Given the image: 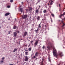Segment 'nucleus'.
<instances>
[{"mask_svg": "<svg viewBox=\"0 0 65 65\" xmlns=\"http://www.w3.org/2000/svg\"><path fill=\"white\" fill-rule=\"evenodd\" d=\"M28 8H29V10L30 11H31V10H32V8L31 7H29Z\"/></svg>", "mask_w": 65, "mask_h": 65, "instance_id": "13", "label": "nucleus"}, {"mask_svg": "<svg viewBox=\"0 0 65 65\" xmlns=\"http://www.w3.org/2000/svg\"><path fill=\"white\" fill-rule=\"evenodd\" d=\"M20 32L19 31H18L17 32L18 33H20Z\"/></svg>", "mask_w": 65, "mask_h": 65, "instance_id": "38", "label": "nucleus"}, {"mask_svg": "<svg viewBox=\"0 0 65 65\" xmlns=\"http://www.w3.org/2000/svg\"><path fill=\"white\" fill-rule=\"evenodd\" d=\"M36 57V56H34L33 58H35Z\"/></svg>", "mask_w": 65, "mask_h": 65, "instance_id": "34", "label": "nucleus"}, {"mask_svg": "<svg viewBox=\"0 0 65 65\" xmlns=\"http://www.w3.org/2000/svg\"><path fill=\"white\" fill-rule=\"evenodd\" d=\"M10 14V13H6L5 14V15L6 16H7Z\"/></svg>", "mask_w": 65, "mask_h": 65, "instance_id": "10", "label": "nucleus"}, {"mask_svg": "<svg viewBox=\"0 0 65 65\" xmlns=\"http://www.w3.org/2000/svg\"><path fill=\"white\" fill-rule=\"evenodd\" d=\"M62 15H65V12H64L62 14Z\"/></svg>", "mask_w": 65, "mask_h": 65, "instance_id": "33", "label": "nucleus"}, {"mask_svg": "<svg viewBox=\"0 0 65 65\" xmlns=\"http://www.w3.org/2000/svg\"><path fill=\"white\" fill-rule=\"evenodd\" d=\"M37 36H38V34H37L35 36L37 37Z\"/></svg>", "mask_w": 65, "mask_h": 65, "instance_id": "42", "label": "nucleus"}, {"mask_svg": "<svg viewBox=\"0 0 65 65\" xmlns=\"http://www.w3.org/2000/svg\"><path fill=\"white\" fill-rule=\"evenodd\" d=\"M27 32L26 31H25L24 32V35L23 36H26L27 35Z\"/></svg>", "mask_w": 65, "mask_h": 65, "instance_id": "7", "label": "nucleus"}, {"mask_svg": "<svg viewBox=\"0 0 65 65\" xmlns=\"http://www.w3.org/2000/svg\"><path fill=\"white\" fill-rule=\"evenodd\" d=\"M10 18L8 19V20H10Z\"/></svg>", "mask_w": 65, "mask_h": 65, "instance_id": "46", "label": "nucleus"}, {"mask_svg": "<svg viewBox=\"0 0 65 65\" xmlns=\"http://www.w3.org/2000/svg\"><path fill=\"white\" fill-rule=\"evenodd\" d=\"M43 61H42L41 62V65H44L43 64Z\"/></svg>", "mask_w": 65, "mask_h": 65, "instance_id": "19", "label": "nucleus"}, {"mask_svg": "<svg viewBox=\"0 0 65 65\" xmlns=\"http://www.w3.org/2000/svg\"><path fill=\"white\" fill-rule=\"evenodd\" d=\"M2 60H4V57H3L2 58Z\"/></svg>", "mask_w": 65, "mask_h": 65, "instance_id": "35", "label": "nucleus"}, {"mask_svg": "<svg viewBox=\"0 0 65 65\" xmlns=\"http://www.w3.org/2000/svg\"><path fill=\"white\" fill-rule=\"evenodd\" d=\"M51 15L53 17H54L55 16V15L54 14H53V13H51Z\"/></svg>", "mask_w": 65, "mask_h": 65, "instance_id": "21", "label": "nucleus"}, {"mask_svg": "<svg viewBox=\"0 0 65 65\" xmlns=\"http://www.w3.org/2000/svg\"><path fill=\"white\" fill-rule=\"evenodd\" d=\"M33 29H31V30L32 31V30H33Z\"/></svg>", "mask_w": 65, "mask_h": 65, "instance_id": "45", "label": "nucleus"}, {"mask_svg": "<svg viewBox=\"0 0 65 65\" xmlns=\"http://www.w3.org/2000/svg\"><path fill=\"white\" fill-rule=\"evenodd\" d=\"M31 48H29L28 49V50L29 51H31Z\"/></svg>", "mask_w": 65, "mask_h": 65, "instance_id": "26", "label": "nucleus"}, {"mask_svg": "<svg viewBox=\"0 0 65 65\" xmlns=\"http://www.w3.org/2000/svg\"><path fill=\"white\" fill-rule=\"evenodd\" d=\"M43 12L44 13L46 12V10H44Z\"/></svg>", "mask_w": 65, "mask_h": 65, "instance_id": "18", "label": "nucleus"}, {"mask_svg": "<svg viewBox=\"0 0 65 65\" xmlns=\"http://www.w3.org/2000/svg\"><path fill=\"white\" fill-rule=\"evenodd\" d=\"M44 58L43 57L42 59V61H44Z\"/></svg>", "mask_w": 65, "mask_h": 65, "instance_id": "31", "label": "nucleus"}, {"mask_svg": "<svg viewBox=\"0 0 65 65\" xmlns=\"http://www.w3.org/2000/svg\"><path fill=\"white\" fill-rule=\"evenodd\" d=\"M39 40L38 39L37 40L35 43V45H38V41Z\"/></svg>", "mask_w": 65, "mask_h": 65, "instance_id": "3", "label": "nucleus"}, {"mask_svg": "<svg viewBox=\"0 0 65 65\" xmlns=\"http://www.w3.org/2000/svg\"><path fill=\"white\" fill-rule=\"evenodd\" d=\"M30 45V44H29L28 46V47H29V46Z\"/></svg>", "mask_w": 65, "mask_h": 65, "instance_id": "44", "label": "nucleus"}, {"mask_svg": "<svg viewBox=\"0 0 65 65\" xmlns=\"http://www.w3.org/2000/svg\"><path fill=\"white\" fill-rule=\"evenodd\" d=\"M53 0H50V1H53ZM54 1V0H53Z\"/></svg>", "mask_w": 65, "mask_h": 65, "instance_id": "49", "label": "nucleus"}, {"mask_svg": "<svg viewBox=\"0 0 65 65\" xmlns=\"http://www.w3.org/2000/svg\"><path fill=\"white\" fill-rule=\"evenodd\" d=\"M62 19V20H63V19Z\"/></svg>", "mask_w": 65, "mask_h": 65, "instance_id": "61", "label": "nucleus"}, {"mask_svg": "<svg viewBox=\"0 0 65 65\" xmlns=\"http://www.w3.org/2000/svg\"><path fill=\"white\" fill-rule=\"evenodd\" d=\"M61 23L63 24L62 27H63L65 25V24L62 21H61Z\"/></svg>", "mask_w": 65, "mask_h": 65, "instance_id": "11", "label": "nucleus"}, {"mask_svg": "<svg viewBox=\"0 0 65 65\" xmlns=\"http://www.w3.org/2000/svg\"><path fill=\"white\" fill-rule=\"evenodd\" d=\"M63 15V14H61L59 16V17L60 18H61V17H62V16Z\"/></svg>", "mask_w": 65, "mask_h": 65, "instance_id": "25", "label": "nucleus"}, {"mask_svg": "<svg viewBox=\"0 0 65 65\" xmlns=\"http://www.w3.org/2000/svg\"><path fill=\"white\" fill-rule=\"evenodd\" d=\"M33 42V41H31V43H32Z\"/></svg>", "mask_w": 65, "mask_h": 65, "instance_id": "43", "label": "nucleus"}, {"mask_svg": "<svg viewBox=\"0 0 65 65\" xmlns=\"http://www.w3.org/2000/svg\"><path fill=\"white\" fill-rule=\"evenodd\" d=\"M1 27L0 26V29H1Z\"/></svg>", "mask_w": 65, "mask_h": 65, "instance_id": "51", "label": "nucleus"}, {"mask_svg": "<svg viewBox=\"0 0 65 65\" xmlns=\"http://www.w3.org/2000/svg\"><path fill=\"white\" fill-rule=\"evenodd\" d=\"M32 65H34L33 64H32Z\"/></svg>", "mask_w": 65, "mask_h": 65, "instance_id": "57", "label": "nucleus"}, {"mask_svg": "<svg viewBox=\"0 0 65 65\" xmlns=\"http://www.w3.org/2000/svg\"><path fill=\"white\" fill-rule=\"evenodd\" d=\"M17 63H19V61H18Z\"/></svg>", "mask_w": 65, "mask_h": 65, "instance_id": "54", "label": "nucleus"}, {"mask_svg": "<svg viewBox=\"0 0 65 65\" xmlns=\"http://www.w3.org/2000/svg\"><path fill=\"white\" fill-rule=\"evenodd\" d=\"M31 38V37H30V38Z\"/></svg>", "mask_w": 65, "mask_h": 65, "instance_id": "62", "label": "nucleus"}, {"mask_svg": "<svg viewBox=\"0 0 65 65\" xmlns=\"http://www.w3.org/2000/svg\"><path fill=\"white\" fill-rule=\"evenodd\" d=\"M38 52H36L35 55V56H38Z\"/></svg>", "mask_w": 65, "mask_h": 65, "instance_id": "16", "label": "nucleus"}, {"mask_svg": "<svg viewBox=\"0 0 65 65\" xmlns=\"http://www.w3.org/2000/svg\"><path fill=\"white\" fill-rule=\"evenodd\" d=\"M51 22H53V21L52 20V19H51Z\"/></svg>", "mask_w": 65, "mask_h": 65, "instance_id": "40", "label": "nucleus"}, {"mask_svg": "<svg viewBox=\"0 0 65 65\" xmlns=\"http://www.w3.org/2000/svg\"><path fill=\"white\" fill-rule=\"evenodd\" d=\"M39 24V26H38V27L39 28H41V26H40V24Z\"/></svg>", "mask_w": 65, "mask_h": 65, "instance_id": "23", "label": "nucleus"}, {"mask_svg": "<svg viewBox=\"0 0 65 65\" xmlns=\"http://www.w3.org/2000/svg\"><path fill=\"white\" fill-rule=\"evenodd\" d=\"M39 12V11L37 9L35 11V14L37 13V14H38Z\"/></svg>", "mask_w": 65, "mask_h": 65, "instance_id": "9", "label": "nucleus"}, {"mask_svg": "<svg viewBox=\"0 0 65 65\" xmlns=\"http://www.w3.org/2000/svg\"><path fill=\"white\" fill-rule=\"evenodd\" d=\"M39 7H40V6H39Z\"/></svg>", "mask_w": 65, "mask_h": 65, "instance_id": "58", "label": "nucleus"}, {"mask_svg": "<svg viewBox=\"0 0 65 65\" xmlns=\"http://www.w3.org/2000/svg\"><path fill=\"white\" fill-rule=\"evenodd\" d=\"M25 61H27L28 60L29 58L27 56H25Z\"/></svg>", "mask_w": 65, "mask_h": 65, "instance_id": "4", "label": "nucleus"}, {"mask_svg": "<svg viewBox=\"0 0 65 65\" xmlns=\"http://www.w3.org/2000/svg\"><path fill=\"white\" fill-rule=\"evenodd\" d=\"M42 0H40V1H41Z\"/></svg>", "mask_w": 65, "mask_h": 65, "instance_id": "59", "label": "nucleus"}, {"mask_svg": "<svg viewBox=\"0 0 65 65\" xmlns=\"http://www.w3.org/2000/svg\"><path fill=\"white\" fill-rule=\"evenodd\" d=\"M53 48V47H51V46H47V48L49 49H50V48Z\"/></svg>", "mask_w": 65, "mask_h": 65, "instance_id": "12", "label": "nucleus"}, {"mask_svg": "<svg viewBox=\"0 0 65 65\" xmlns=\"http://www.w3.org/2000/svg\"><path fill=\"white\" fill-rule=\"evenodd\" d=\"M11 32V31H8V34H10V32Z\"/></svg>", "mask_w": 65, "mask_h": 65, "instance_id": "28", "label": "nucleus"}, {"mask_svg": "<svg viewBox=\"0 0 65 65\" xmlns=\"http://www.w3.org/2000/svg\"><path fill=\"white\" fill-rule=\"evenodd\" d=\"M26 11H28V9H26Z\"/></svg>", "mask_w": 65, "mask_h": 65, "instance_id": "39", "label": "nucleus"}, {"mask_svg": "<svg viewBox=\"0 0 65 65\" xmlns=\"http://www.w3.org/2000/svg\"><path fill=\"white\" fill-rule=\"evenodd\" d=\"M48 6L50 5V4H49V3H48Z\"/></svg>", "mask_w": 65, "mask_h": 65, "instance_id": "47", "label": "nucleus"}, {"mask_svg": "<svg viewBox=\"0 0 65 65\" xmlns=\"http://www.w3.org/2000/svg\"><path fill=\"white\" fill-rule=\"evenodd\" d=\"M51 2L50 3V5H53V1H51Z\"/></svg>", "mask_w": 65, "mask_h": 65, "instance_id": "24", "label": "nucleus"}, {"mask_svg": "<svg viewBox=\"0 0 65 65\" xmlns=\"http://www.w3.org/2000/svg\"><path fill=\"white\" fill-rule=\"evenodd\" d=\"M13 0H11L10 1V2L11 3H12L13 2Z\"/></svg>", "mask_w": 65, "mask_h": 65, "instance_id": "29", "label": "nucleus"}, {"mask_svg": "<svg viewBox=\"0 0 65 65\" xmlns=\"http://www.w3.org/2000/svg\"><path fill=\"white\" fill-rule=\"evenodd\" d=\"M28 15H23L22 16V19H26L27 18Z\"/></svg>", "mask_w": 65, "mask_h": 65, "instance_id": "2", "label": "nucleus"}, {"mask_svg": "<svg viewBox=\"0 0 65 65\" xmlns=\"http://www.w3.org/2000/svg\"><path fill=\"white\" fill-rule=\"evenodd\" d=\"M45 48V47H44V46H43L42 47V48H43V49H44V48Z\"/></svg>", "mask_w": 65, "mask_h": 65, "instance_id": "36", "label": "nucleus"}, {"mask_svg": "<svg viewBox=\"0 0 65 65\" xmlns=\"http://www.w3.org/2000/svg\"><path fill=\"white\" fill-rule=\"evenodd\" d=\"M40 1H38V2H40Z\"/></svg>", "mask_w": 65, "mask_h": 65, "instance_id": "48", "label": "nucleus"}, {"mask_svg": "<svg viewBox=\"0 0 65 65\" xmlns=\"http://www.w3.org/2000/svg\"><path fill=\"white\" fill-rule=\"evenodd\" d=\"M3 62H4L2 60V61H1L0 62H1V63H3Z\"/></svg>", "mask_w": 65, "mask_h": 65, "instance_id": "32", "label": "nucleus"}, {"mask_svg": "<svg viewBox=\"0 0 65 65\" xmlns=\"http://www.w3.org/2000/svg\"><path fill=\"white\" fill-rule=\"evenodd\" d=\"M64 19L65 20V18H64Z\"/></svg>", "mask_w": 65, "mask_h": 65, "instance_id": "52", "label": "nucleus"}, {"mask_svg": "<svg viewBox=\"0 0 65 65\" xmlns=\"http://www.w3.org/2000/svg\"><path fill=\"white\" fill-rule=\"evenodd\" d=\"M30 1H32V0H30Z\"/></svg>", "mask_w": 65, "mask_h": 65, "instance_id": "60", "label": "nucleus"}, {"mask_svg": "<svg viewBox=\"0 0 65 65\" xmlns=\"http://www.w3.org/2000/svg\"><path fill=\"white\" fill-rule=\"evenodd\" d=\"M27 45L26 44V45H25V46H27Z\"/></svg>", "mask_w": 65, "mask_h": 65, "instance_id": "50", "label": "nucleus"}, {"mask_svg": "<svg viewBox=\"0 0 65 65\" xmlns=\"http://www.w3.org/2000/svg\"><path fill=\"white\" fill-rule=\"evenodd\" d=\"M40 17L39 16L38 17V18H37V19L38 20H40Z\"/></svg>", "mask_w": 65, "mask_h": 65, "instance_id": "22", "label": "nucleus"}, {"mask_svg": "<svg viewBox=\"0 0 65 65\" xmlns=\"http://www.w3.org/2000/svg\"><path fill=\"white\" fill-rule=\"evenodd\" d=\"M59 55L60 56H62L63 55L62 53L61 52L59 53Z\"/></svg>", "mask_w": 65, "mask_h": 65, "instance_id": "5", "label": "nucleus"}, {"mask_svg": "<svg viewBox=\"0 0 65 65\" xmlns=\"http://www.w3.org/2000/svg\"><path fill=\"white\" fill-rule=\"evenodd\" d=\"M58 65H60L59 64H58Z\"/></svg>", "mask_w": 65, "mask_h": 65, "instance_id": "56", "label": "nucleus"}, {"mask_svg": "<svg viewBox=\"0 0 65 65\" xmlns=\"http://www.w3.org/2000/svg\"><path fill=\"white\" fill-rule=\"evenodd\" d=\"M23 9L22 8H21L20 9V10L21 12H22L23 11Z\"/></svg>", "mask_w": 65, "mask_h": 65, "instance_id": "14", "label": "nucleus"}, {"mask_svg": "<svg viewBox=\"0 0 65 65\" xmlns=\"http://www.w3.org/2000/svg\"><path fill=\"white\" fill-rule=\"evenodd\" d=\"M17 28V26H14L13 27V29H16Z\"/></svg>", "mask_w": 65, "mask_h": 65, "instance_id": "17", "label": "nucleus"}, {"mask_svg": "<svg viewBox=\"0 0 65 65\" xmlns=\"http://www.w3.org/2000/svg\"><path fill=\"white\" fill-rule=\"evenodd\" d=\"M17 48H15L14 49V50L13 51V52H14L15 51H17Z\"/></svg>", "mask_w": 65, "mask_h": 65, "instance_id": "15", "label": "nucleus"}, {"mask_svg": "<svg viewBox=\"0 0 65 65\" xmlns=\"http://www.w3.org/2000/svg\"><path fill=\"white\" fill-rule=\"evenodd\" d=\"M28 53V52H25V54H26V55H27Z\"/></svg>", "mask_w": 65, "mask_h": 65, "instance_id": "27", "label": "nucleus"}, {"mask_svg": "<svg viewBox=\"0 0 65 65\" xmlns=\"http://www.w3.org/2000/svg\"><path fill=\"white\" fill-rule=\"evenodd\" d=\"M59 7H60V4L59 5Z\"/></svg>", "mask_w": 65, "mask_h": 65, "instance_id": "53", "label": "nucleus"}, {"mask_svg": "<svg viewBox=\"0 0 65 65\" xmlns=\"http://www.w3.org/2000/svg\"><path fill=\"white\" fill-rule=\"evenodd\" d=\"M38 28L37 30H35V31L37 33L38 32Z\"/></svg>", "mask_w": 65, "mask_h": 65, "instance_id": "20", "label": "nucleus"}, {"mask_svg": "<svg viewBox=\"0 0 65 65\" xmlns=\"http://www.w3.org/2000/svg\"><path fill=\"white\" fill-rule=\"evenodd\" d=\"M25 51H27L26 50Z\"/></svg>", "mask_w": 65, "mask_h": 65, "instance_id": "55", "label": "nucleus"}, {"mask_svg": "<svg viewBox=\"0 0 65 65\" xmlns=\"http://www.w3.org/2000/svg\"><path fill=\"white\" fill-rule=\"evenodd\" d=\"M14 37H16L17 35V33L15 32H14Z\"/></svg>", "mask_w": 65, "mask_h": 65, "instance_id": "8", "label": "nucleus"}, {"mask_svg": "<svg viewBox=\"0 0 65 65\" xmlns=\"http://www.w3.org/2000/svg\"><path fill=\"white\" fill-rule=\"evenodd\" d=\"M53 53L54 56L57 58V57L58 56V55L57 53L56 50L55 49V47H54L53 48Z\"/></svg>", "mask_w": 65, "mask_h": 65, "instance_id": "1", "label": "nucleus"}, {"mask_svg": "<svg viewBox=\"0 0 65 65\" xmlns=\"http://www.w3.org/2000/svg\"><path fill=\"white\" fill-rule=\"evenodd\" d=\"M48 45H50V46H51V47H53V46H52V43L51 42H49L48 43Z\"/></svg>", "mask_w": 65, "mask_h": 65, "instance_id": "6", "label": "nucleus"}, {"mask_svg": "<svg viewBox=\"0 0 65 65\" xmlns=\"http://www.w3.org/2000/svg\"><path fill=\"white\" fill-rule=\"evenodd\" d=\"M13 64H10L9 65H13Z\"/></svg>", "mask_w": 65, "mask_h": 65, "instance_id": "37", "label": "nucleus"}, {"mask_svg": "<svg viewBox=\"0 0 65 65\" xmlns=\"http://www.w3.org/2000/svg\"><path fill=\"white\" fill-rule=\"evenodd\" d=\"M21 3H22V5H23V4H24V3L23 2H22Z\"/></svg>", "mask_w": 65, "mask_h": 65, "instance_id": "41", "label": "nucleus"}, {"mask_svg": "<svg viewBox=\"0 0 65 65\" xmlns=\"http://www.w3.org/2000/svg\"><path fill=\"white\" fill-rule=\"evenodd\" d=\"M7 7L8 8H9L10 7L9 6H7Z\"/></svg>", "mask_w": 65, "mask_h": 65, "instance_id": "30", "label": "nucleus"}]
</instances>
